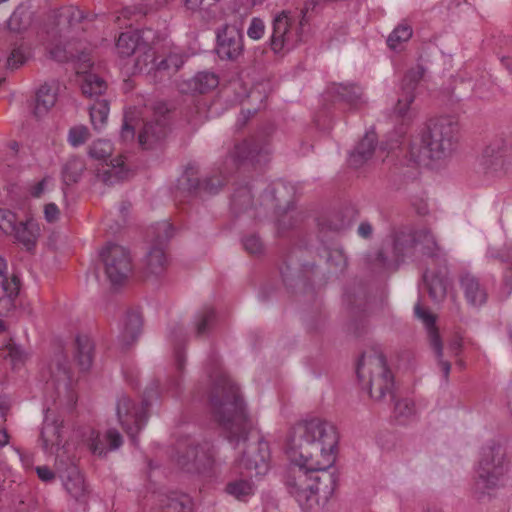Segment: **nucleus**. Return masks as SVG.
Here are the masks:
<instances>
[{"mask_svg":"<svg viewBox=\"0 0 512 512\" xmlns=\"http://www.w3.org/2000/svg\"><path fill=\"white\" fill-rule=\"evenodd\" d=\"M76 359L82 371L90 369L93 360V342L87 335H78L75 340Z\"/></svg>","mask_w":512,"mask_h":512,"instance_id":"7c9ffc66","label":"nucleus"},{"mask_svg":"<svg viewBox=\"0 0 512 512\" xmlns=\"http://www.w3.org/2000/svg\"><path fill=\"white\" fill-rule=\"evenodd\" d=\"M333 92L338 100L347 103L351 107H355L364 102L362 88L356 84L340 83L334 85Z\"/></svg>","mask_w":512,"mask_h":512,"instance_id":"2f4dec72","label":"nucleus"},{"mask_svg":"<svg viewBox=\"0 0 512 512\" xmlns=\"http://www.w3.org/2000/svg\"><path fill=\"white\" fill-rule=\"evenodd\" d=\"M505 148L504 141H495L488 145L483 151L482 164L486 173H494L502 169L505 162L512 163V151L503 155Z\"/></svg>","mask_w":512,"mask_h":512,"instance_id":"6ab92c4d","label":"nucleus"},{"mask_svg":"<svg viewBox=\"0 0 512 512\" xmlns=\"http://www.w3.org/2000/svg\"><path fill=\"white\" fill-rule=\"evenodd\" d=\"M44 215H45V219L48 222L52 223V222L56 221L59 216V209H58L57 205L54 203L46 204L45 208H44Z\"/></svg>","mask_w":512,"mask_h":512,"instance_id":"e2e57ef3","label":"nucleus"},{"mask_svg":"<svg viewBox=\"0 0 512 512\" xmlns=\"http://www.w3.org/2000/svg\"><path fill=\"white\" fill-rule=\"evenodd\" d=\"M123 160L119 157L111 160L108 168L97 174V177L106 185H113L128 175V171L123 168Z\"/></svg>","mask_w":512,"mask_h":512,"instance_id":"4c0bfd02","label":"nucleus"},{"mask_svg":"<svg viewBox=\"0 0 512 512\" xmlns=\"http://www.w3.org/2000/svg\"><path fill=\"white\" fill-rule=\"evenodd\" d=\"M223 178L220 176L207 177L203 180L202 192L213 195L223 187Z\"/></svg>","mask_w":512,"mask_h":512,"instance_id":"4d7b16f0","label":"nucleus"},{"mask_svg":"<svg viewBox=\"0 0 512 512\" xmlns=\"http://www.w3.org/2000/svg\"><path fill=\"white\" fill-rule=\"evenodd\" d=\"M337 444L336 428L320 418L296 423L287 436L286 453L293 465L286 486L305 512L324 507L336 489V477L328 469Z\"/></svg>","mask_w":512,"mask_h":512,"instance_id":"f257e3e1","label":"nucleus"},{"mask_svg":"<svg viewBox=\"0 0 512 512\" xmlns=\"http://www.w3.org/2000/svg\"><path fill=\"white\" fill-rule=\"evenodd\" d=\"M143 45L137 30L121 33L116 42L117 51L122 57H129L136 51H141Z\"/></svg>","mask_w":512,"mask_h":512,"instance_id":"c85d7f7f","label":"nucleus"},{"mask_svg":"<svg viewBox=\"0 0 512 512\" xmlns=\"http://www.w3.org/2000/svg\"><path fill=\"white\" fill-rule=\"evenodd\" d=\"M269 154L268 147L254 138L245 139L234 147L232 157L237 163L252 165L265 162Z\"/></svg>","mask_w":512,"mask_h":512,"instance_id":"f3484780","label":"nucleus"},{"mask_svg":"<svg viewBox=\"0 0 512 512\" xmlns=\"http://www.w3.org/2000/svg\"><path fill=\"white\" fill-rule=\"evenodd\" d=\"M51 378L56 382L69 378V371L65 361L61 362L60 359L57 360L56 370L51 368Z\"/></svg>","mask_w":512,"mask_h":512,"instance_id":"052dcab7","label":"nucleus"},{"mask_svg":"<svg viewBox=\"0 0 512 512\" xmlns=\"http://www.w3.org/2000/svg\"><path fill=\"white\" fill-rule=\"evenodd\" d=\"M33 13L24 7H18L8 20V27L13 32H23L32 23Z\"/></svg>","mask_w":512,"mask_h":512,"instance_id":"37998d69","label":"nucleus"},{"mask_svg":"<svg viewBox=\"0 0 512 512\" xmlns=\"http://www.w3.org/2000/svg\"><path fill=\"white\" fill-rule=\"evenodd\" d=\"M16 225V214L8 209L0 208V229L6 234H12Z\"/></svg>","mask_w":512,"mask_h":512,"instance_id":"603ef678","label":"nucleus"},{"mask_svg":"<svg viewBox=\"0 0 512 512\" xmlns=\"http://www.w3.org/2000/svg\"><path fill=\"white\" fill-rule=\"evenodd\" d=\"M56 93L47 84L42 85L36 93L34 114L41 117L46 114L51 107L55 105Z\"/></svg>","mask_w":512,"mask_h":512,"instance_id":"c9c22d12","label":"nucleus"},{"mask_svg":"<svg viewBox=\"0 0 512 512\" xmlns=\"http://www.w3.org/2000/svg\"><path fill=\"white\" fill-rule=\"evenodd\" d=\"M326 262L328 266L335 272H343L347 265V257L340 248L326 249Z\"/></svg>","mask_w":512,"mask_h":512,"instance_id":"49530a36","label":"nucleus"},{"mask_svg":"<svg viewBox=\"0 0 512 512\" xmlns=\"http://www.w3.org/2000/svg\"><path fill=\"white\" fill-rule=\"evenodd\" d=\"M215 53L223 61L238 62L244 55V35L242 29L225 23L215 30Z\"/></svg>","mask_w":512,"mask_h":512,"instance_id":"9b49d317","label":"nucleus"},{"mask_svg":"<svg viewBox=\"0 0 512 512\" xmlns=\"http://www.w3.org/2000/svg\"><path fill=\"white\" fill-rule=\"evenodd\" d=\"M65 16L68 19L70 27H74L75 25L80 24L81 21L85 18L83 11L73 7L66 10Z\"/></svg>","mask_w":512,"mask_h":512,"instance_id":"680f3d73","label":"nucleus"},{"mask_svg":"<svg viewBox=\"0 0 512 512\" xmlns=\"http://www.w3.org/2000/svg\"><path fill=\"white\" fill-rule=\"evenodd\" d=\"M265 24L262 19L258 17L252 18L250 25L247 29V35L253 40H259L264 35Z\"/></svg>","mask_w":512,"mask_h":512,"instance_id":"13d9d810","label":"nucleus"},{"mask_svg":"<svg viewBox=\"0 0 512 512\" xmlns=\"http://www.w3.org/2000/svg\"><path fill=\"white\" fill-rule=\"evenodd\" d=\"M183 64L184 59L181 55L171 53L160 61H156L154 65L155 73L159 74L161 77H171L183 66Z\"/></svg>","mask_w":512,"mask_h":512,"instance_id":"ea45409f","label":"nucleus"},{"mask_svg":"<svg viewBox=\"0 0 512 512\" xmlns=\"http://www.w3.org/2000/svg\"><path fill=\"white\" fill-rule=\"evenodd\" d=\"M164 512H192L191 499L187 495L174 494L168 497Z\"/></svg>","mask_w":512,"mask_h":512,"instance_id":"de8ad7c7","label":"nucleus"},{"mask_svg":"<svg viewBox=\"0 0 512 512\" xmlns=\"http://www.w3.org/2000/svg\"><path fill=\"white\" fill-rule=\"evenodd\" d=\"M244 249L253 255H259L264 251V244L256 234L249 235L243 239Z\"/></svg>","mask_w":512,"mask_h":512,"instance_id":"6e6d98bb","label":"nucleus"},{"mask_svg":"<svg viewBox=\"0 0 512 512\" xmlns=\"http://www.w3.org/2000/svg\"><path fill=\"white\" fill-rule=\"evenodd\" d=\"M377 144L374 132H367L355 149L349 155V164L354 168L361 167L372 158Z\"/></svg>","mask_w":512,"mask_h":512,"instance_id":"412c9836","label":"nucleus"},{"mask_svg":"<svg viewBox=\"0 0 512 512\" xmlns=\"http://www.w3.org/2000/svg\"><path fill=\"white\" fill-rule=\"evenodd\" d=\"M67 427L64 420L53 411L47 410L40 431L41 446L45 452L56 453L66 443Z\"/></svg>","mask_w":512,"mask_h":512,"instance_id":"f8f14e48","label":"nucleus"},{"mask_svg":"<svg viewBox=\"0 0 512 512\" xmlns=\"http://www.w3.org/2000/svg\"><path fill=\"white\" fill-rule=\"evenodd\" d=\"M86 169V164L82 158H70L62 168V179L66 185L77 183Z\"/></svg>","mask_w":512,"mask_h":512,"instance_id":"e433bc0d","label":"nucleus"},{"mask_svg":"<svg viewBox=\"0 0 512 512\" xmlns=\"http://www.w3.org/2000/svg\"><path fill=\"white\" fill-rule=\"evenodd\" d=\"M505 466L503 454L499 447H486L482 450V457L477 469V477L474 484V493L478 498L489 490L498 486L504 475Z\"/></svg>","mask_w":512,"mask_h":512,"instance_id":"0eeeda50","label":"nucleus"},{"mask_svg":"<svg viewBox=\"0 0 512 512\" xmlns=\"http://www.w3.org/2000/svg\"><path fill=\"white\" fill-rule=\"evenodd\" d=\"M415 314L418 318H420L428 330V337L431 347L433 348L435 354L439 357L442 356V341L440 335L435 327V317L423 309L419 303H417L414 307Z\"/></svg>","mask_w":512,"mask_h":512,"instance_id":"cd10ccee","label":"nucleus"},{"mask_svg":"<svg viewBox=\"0 0 512 512\" xmlns=\"http://www.w3.org/2000/svg\"><path fill=\"white\" fill-rule=\"evenodd\" d=\"M219 85V77L214 72L201 71L188 80L179 84L182 93L205 94L215 89Z\"/></svg>","mask_w":512,"mask_h":512,"instance_id":"a211bd4d","label":"nucleus"},{"mask_svg":"<svg viewBox=\"0 0 512 512\" xmlns=\"http://www.w3.org/2000/svg\"><path fill=\"white\" fill-rule=\"evenodd\" d=\"M357 232L360 237L368 239L373 233L372 225L367 221L361 222L358 226Z\"/></svg>","mask_w":512,"mask_h":512,"instance_id":"774afa93","label":"nucleus"},{"mask_svg":"<svg viewBox=\"0 0 512 512\" xmlns=\"http://www.w3.org/2000/svg\"><path fill=\"white\" fill-rule=\"evenodd\" d=\"M417 243L422 246L423 254L431 258L433 265L447 262L445 251L438 245L430 231H417L416 244Z\"/></svg>","mask_w":512,"mask_h":512,"instance_id":"b1692460","label":"nucleus"},{"mask_svg":"<svg viewBox=\"0 0 512 512\" xmlns=\"http://www.w3.org/2000/svg\"><path fill=\"white\" fill-rule=\"evenodd\" d=\"M206 0H184V6L187 10L195 13L204 9Z\"/></svg>","mask_w":512,"mask_h":512,"instance_id":"338daca9","label":"nucleus"},{"mask_svg":"<svg viewBox=\"0 0 512 512\" xmlns=\"http://www.w3.org/2000/svg\"><path fill=\"white\" fill-rule=\"evenodd\" d=\"M107 279L113 286L121 285L132 271L129 251L115 243H108L100 252Z\"/></svg>","mask_w":512,"mask_h":512,"instance_id":"9d476101","label":"nucleus"},{"mask_svg":"<svg viewBox=\"0 0 512 512\" xmlns=\"http://www.w3.org/2000/svg\"><path fill=\"white\" fill-rule=\"evenodd\" d=\"M168 112L163 103L155 107L153 120L147 121L138 135L139 143L144 149L153 148L166 137L169 126Z\"/></svg>","mask_w":512,"mask_h":512,"instance_id":"4468645a","label":"nucleus"},{"mask_svg":"<svg viewBox=\"0 0 512 512\" xmlns=\"http://www.w3.org/2000/svg\"><path fill=\"white\" fill-rule=\"evenodd\" d=\"M209 402L224 438L234 448L245 445L239 465L248 471L254 470L256 475L265 474L270 458L269 446L256 431L238 386L228 376L219 375L214 382Z\"/></svg>","mask_w":512,"mask_h":512,"instance_id":"f03ea898","label":"nucleus"},{"mask_svg":"<svg viewBox=\"0 0 512 512\" xmlns=\"http://www.w3.org/2000/svg\"><path fill=\"white\" fill-rule=\"evenodd\" d=\"M417 232L415 234L400 232L393 241V252L396 260L404 257L412 251L416 245Z\"/></svg>","mask_w":512,"mask_h":512,"instance_id":"79ce46f5","label":"nucleus"},{"mask_svg":"<svg viewBox=\"0 0 512 512\" xmlns=\"http://www.w3.org/2000/svg\"><path fill=\"white\" fill-rule=\"evenodd\" d=\"M173 235L174 227L167 221L151 226L149 236L151 237L152 245L145 259L148 273L159 275L165 270L167 265L165 248Z\"/></svg>","mask_w":512,"mask_h":512,"instance_id":"1a4fd4ad","label":"nucleus"},{"mask_svg":"<svg viewBox=\"0 0 512 512\" xmlns=\"http://www.w3.org/2000/svg\"><path fill=\"white\" fill-rule=\"evenodd\" d=\"M199 168L195 164H189L178 180L179 188L190 194L202 193L203 180L198 177Z\"/></svg>","mask_w":512,"mask_h":512,"instance_id":"72a5a7b5","label":"nucleus"},{"mask_svg":"<svg viewBox=\"0 0 512 512\" xmlns=\"http://www.w3.org/2000/svg\"><path fill=\"white\" fill-rule=\"evenodd\" d=\"M112 144L107 140H97L89 148V155L97 160L106 161L112 154Z\"/></svg>","mask_w":512,"mask_h":512,"instance_id":"8fccbe9b","label":"nucleus"},{"mask_svg":"<svg viewBox=\"0 0 512 512\" xmlns=\"http://www.w3.org/2000/svg\"><path fill=\"white\" fill-rule=\"evenodd\" d=\"M142 330V317L137 312L128 313L119 339L122 348L126 349L132 345L139 337Z\"/></svg>","mask_w":512,"mask_h":512,"instance_id":"a878e982","label":"nucleus"},{"mask_svg":"<svg viewBox=\"0 0 512 512\" xmlns=\"http://www.w3.org/2000/svg\"><path fill=\"white\" fill-rule=\"evenodd\" d=\"M89 137V129L84 125H79L69 130L68 141L73 147H79L83 145Z\"/></svg>","mask_w":512,"mask_h":512,"instance_id":"3c124183","label":"nucleus"},{"mask_svg":"<svg viewBox=\"0 0 512 512\" xmlns=\"http://www.w3.org/2000/svg\"><path fill=\"white\" fill-rule=\"evenodd\" d=\"M295 187L283 181L270 184L261 196L260 205L273 210L275 213L287 212L294 202Z\"/></svg>","mask_w":512,"mask_h":512,"instance_id":"2eb2a0df","label":"nucleus"},{"mask_svg":"<svg viewBox=\"0 0 512 512\" xmlns=\"http://www.w3.org/2000/svg\"><path fill=\"white\" fill-rule=\"evenodd\" d=\"M302 25V21L296 24L286 11L277 14L272 22L270 37V47L273 52L277 54L288 52L302 42Z\"/></svg>","mask_w":512,"mask_h":512,"instance_id":"6e6552de","label":"nucleus"},{"mask_svg":"<svg viewBox=\"0 0 512 512\" xmlns=\"http://www.w3.org/2000/svg\"><path fill=\"white\" fill-rule=\"evenodd\" d=\"M81 90L84 96L88 98H97L102 96L107 89L106 81L99 75L91 72L82 71Z\"/></svg>","mask_w":512,"mask_h":512,"instance_id":"c756f323","label":"nucleus"},{"mask_svg":"<svg viewBox=\"0 0 512 512\" xmlns=\"http://www.w3.org/2000/svg\"><path fill=\"white\" fill-rule=\"evenodd\" d=\"M90 121L95 130H100L107 121L109 114V102L106 99H96L89 106Z\"/></svg>","mask_w":512,"mask_h":512,"instance_id":"a19ab883","label":"nucleus"},{"mask_svg":"<svg viewBox=\"0 0 512 512\" xmlns=\"http://www.w3.org/2000/svg\"><path fill=\"white\" fill-rule=\"evenodd\" d=\"M367 261L374 271H382L389 267V260L383 249L367 256Z\"/></svg>","mask_w":512,"mask_h":512,"instance_id":"5fc2aeb1","label":"nucleus"},{"mask_svg":"<svg viewBox=\"0 0 512 512\" xmlns=\"http://www.w3.org/2000/svg\"><path fill=\"white\" fill-rule=\"evenodd\" d=\"M225 492L240 501L254 494V483L250 479H236L226 484Z\"/></svg>","mask_w":512,"mask_h":512,"instance_id":"58836bf2","label":"nucleus"},{"mask_svg":"<svg viewBox=\"0 0 512 512\" xmlns=\"http://www.w3.org/2000/svg\"><path fill=\"white\" fill-rule=\"evenodd\" d=\"M413 34L412 27L406 23H400L388 36L387 45L390 49L396 50L403 42H407Z\"/></svg>","mask_w":512,"mask_h":512,"instance_id":"a18cd8bd","label":"nucleus"},{"mask_svg":"<svg viewBox=\"0 0 512 512\" xmlns=\"http://www.w3.org/2000/svg\"><path fill=\"white\" fill-rule=\"evenodd\" d=\"M352 223V212H335L319 220L321 232L340 233L347 230Z\"/></svg>","mask_w":512,"mask_h":512,"instance_id":"bb28decb","label":"nucleus"},{"mask_svg":"<svg viewBox=\"0 0 512 512\" xmlns=\"http://www.w3.org/2000/svg\"><path fill=\"white\" fill-rule=\"evenodd\" d=\"M216 454L217 451L213 443L206 440L200 443L179 444L176 463L184 471L204 473L212 470L218 464Z\"/></svg>","mask_w":512,"mask_h":512,"instance_id":"423d86ee","label":"nucleus"},{"mask_svg":"<svg viewBox=\"0 0 512 512\" xmlns=\"http://www.w3.org/2000/svg\"><path fill=\"white\" fill-rule=\"evenodd\" d=\"M215 320V311L211 307H204L194 319V331L197 337L204 336Z\"/></svg>","mask_w":512,"mask_h":512,"instance_id":"c03bdc74","label":"nucleus"},{"mask_svg":"<svg viewBox=\"0 0 512 512\" xmlns=\"http://www.w3.org/2000/svg\"><path fill=\"white\" fill-rule=\"evenodd\" d=\"M7 269L8 266L6 260L0 256V288L8 298V301L11 302L19 293L20 280L18 276L14 274L8 276Z\"/></svg>","mask_w":512,"mask_h":512,"instance_id":"473e14b6","label":"nucleus"},{"mask_svg":"<svg viewBox=\"0 0 512 512\" xmlns=\"http://www.w3.org/2000/svg\"><path fill=\"white\" fill-rule=\"evenodd\" d=\"M435 266L438 268L426 270L423 275V280L430 298L435 302H441L445 299L450 284L448 279V267L447 262L435 264Z\"/></svg>","mask_w":512,"mask_h":512,"instance_id":"dca6fc26","label":"nucleus"},{"mask_svg":"<svg viewBox=\"0 0 512 512\" xmlns=\"http://www.w3.org/2000/svg\"><path fill=\"white\" fill-rule=\"evenodd\" d=\"M170 337L176 341L181 342L185 339L186 334L184 332V327L182 324L176 323L170 328Z\"/></svg>","mask_w":512,"mask_h":512,"instance_id":"0e129e2a","label":"nucleus"},{"mask_svg":"<svg viewBox=\"0 0 512 512\" xmlns=\"http://www.w3.org/2000/svg\"><path fill=\"white\" fill-rule=\"evenodd\" d=\"M156 384L148 387L140 404L134 403L128 396L122 395L117 401V416L119 422L134 445L137 444V435L148 420V407L152 398L158 395Z\"/></svg>","mask_w":512,"mask_h":512,"instance_id":"39448f33","label":"nucleus"},{"mask_svg":"<svg viewBox=\"0 0 512 512\" xmlns=\"http://www.w3.org/2000/svg\"><path fill=\"white\" fill-rule=\"evenodd\" d=\"M459 141V124L450 116L429 120L420 138V144L412 143L408 152L412 166L426 164L428 160L449 157Z\"/></svg>","mask_w":512,"mask_h":512,"instance_id":"7ed1b4c3","label":"nucleus"},{"mask_svg":"<svg viewBox=\"0 0 512 512\" xmlns=\"http://www.w3.org/2000/svg\"><path fill=\"white\" fill-rule=\"evenodd\" d=\"M11 235H14L15 239L21 243L26 250L31 251L37 244V240L40 236V227L35 220L28 219L24 222L17 223L15 231H13Z\"/></svg>","mask_w":512,"mask_h":512,"instance_id":"393cba45","label":"nucleus"},{"mask_svg":"<svg viewBox=\"0 0 512 512\" xmlns=\"http://www.w3.org/2000/svg\"><path fill=\"white\" fill-rule=\"evenodd\" d=\"M254 202L251 189L243 186L235 190L231 199V209L236 214L249 212L253 209Z\"/></svg>","mask_w":512,"mask_h":512,"instance_id":"f704fd0d","label":"nucleus"},{"mask_svg":"<svg viewBox=\"0 0 512 512\" xmlns=\"http://www.w3.org/2000/svg\"><path fill=\"white\" fill-rule=\"evenodd\" d=\"M66 491L76 500H84L87 494V487L84 478L75 465L67 467L61 475Z\"/></svg>","mask_w":512,"mask_h":512,"instance_id":"5701e85b","label":"nucleus"},{"mask_svg":"<svg viewBox=\"0 0 512 512\" xmlns=\"http://www.w3.org/2000/svg\"><path fill=\"white\" fill-rule=\"evenodd\" d=\"M358 380L369 390L370 396L381 401L386 395L394 400V379L386 365V359L377 351L363 353L357 363Z\"/></svg>","mask_w":512,"mask_h":512,"instance_id":"20e7f679","label":"nucleus"},{"mask_svg":"<svg viewBox=\"0 0 512 512\" xmlns=\"http://www.w3.org/2000/svg\"><path fill=\"white\" fill-rule=\"evenodd\" d=\"M143 53L142 55L137 56L135 61V69L139 72L147 70L150 72L151 70L155 71V53L151 48H148L145 44L142 46Z\"/></svg>","mask_w":512,"mask_h":512,"instance_id":"09e8293b","label":"nucleus"},{"mask_svg":"<svg viewBox=\"0 0 512 512\" xmlns=\"http://www.w3.org/2000/svg\"><path fill=\"white\" fill-rule=\"evenodd\" d=\"M425 72L426 69L422 65H417L406 72L402 80L400 96L393 109V114L397 118L410 119V106L415 100L416 89L424 78Z\"/></svg>","mask_w":512,"mask_h":512,"instance_id":"ddd939ff","label":"nucleus"},{"mask_svg":"<svg viewBox=\"0 0 512 512\" xmlns=\"http://www.w3.org/2000/svg\"><path fill=\"white\" fill-rule=\"evenodd\" d=\"M27 58L28 53L24 46L15 47L7 58V66L10 69H17L26 62Z\"/></svg>","mask_w":512,"mask_h":512,"instance_id":"864d4df0","label":"nucleus"},{"mask_svg":"<svg viewBox=\"0 0 512 512\" xmlns=\"http://www.w3.org/2000/svg\"><path fill=\"white\" fill-rule=\"evenodd\" d=\"M394 411L398 417H409L414 413V404L408 399L395 402Z\"/></svg>","mask_w":512,"mask_h":512,"instance_id":"bf43d9fd","label":"nucleus"},{"mask_svg":"<svg viewBox=\"0 0 512 512\" xmlns=\"http://www.w3.org/2000/svg\"><path fill=\"white\" fill-rule=\"evenodd\" d=\"M38 477L44 482H50L55 478L54 472L47 466L36 467Z\"/></svg>","mask_w":512,"mask_h":512,"instance_id":"69168bd1","label":"nucleus"},{"mask_svg":"<svg viewBox=\"0 0 512 512\" xmlns=\"http://www.w3.org/2000/svg\"><path fill=\"white\" fill-rule=\"evenodd\" d=\"M460 286L464 292L467 302L472 306H481L487 300L485 288L472 274L466 273L460 278Z\"/></svg>","mask_w":512,"mask_h":512,"instance_id":"4be33fe9","label":"nucleus"},{"mask_svg":"<svg viewBox=\"0 0 512 512\" xmlns=\"http://www.w3.org/2000/svg\"><path fill=\"white\" fill-rule=\"evenodd\" d=\"M87 442L90 451L98 456L106 455L107 449L105 443H108L109 450L118 449L123 443L122 436L116 429H109L104 439L101 438L99 432L91 430Z\"/></svg>","mask_w":512,"mask_h":512,"instance_id":"aec40b11","label":"nucleus"}]
</instances>
